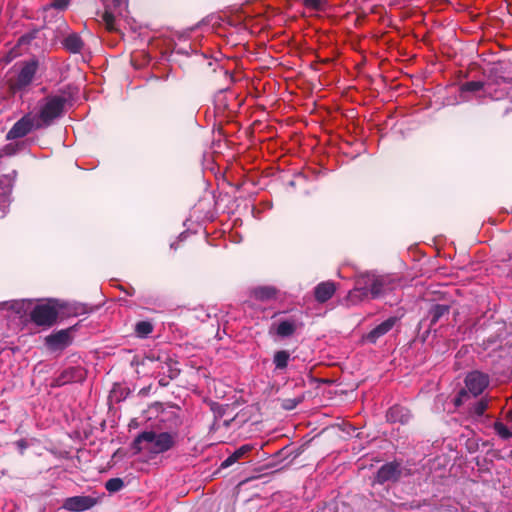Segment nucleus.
Wrapping results in <instances>:
<instances>
[{
	"instance_id": "obj_7",
	"label": "nucleus",
	"mask_w": 512,
	"mask_h": 512,
	"mask_svg": "<svg viewBox=\"0 0 512 512\" xmlns=\"http://www.w3.org/2000/svg\"><path fill=\"white\" fill-rule=\"evenodd\" d=\"M97 504V499L91 496H73L66 498L62 508L70 512H83Z\"/></svg>"
},
{
	"instance_id": "obj_14",
	"label": "nucleus",
	"mask_w": 512,
	"mask_h": 512,
	"mask_svg": "<svg viewBox=\"0 0 512 512\" xmlns=\"http://www.w3.org/2000/svg\"><path fill=\"white\" fill-rule=\"evenodd\" d=\"M273 327H275L276 334L280 337H289L293 335L297 328L296 323L291 320L281 321Z\"/></svg>"
},
{
	"instance_id": "obj_21",
	"label": "nucleus",
	"mask_w": 512,
	"mask_h": 512,
	"mask_svg": "<svg viewBox=\"0 0 512 512\" xmlns=\"http://www.w3.org/2000/svg\"><path fill=\"white\" fill-rule=\"evenodd\" d=\"M483 88V82L480 81H469L462 85V91L475 92L479 91Z\"/></svg>"
},
{
	"instance_id": "obj_23",
	"label": "nucleus",
	"mask_w": 512,
	"mask_h": 512,
	"mask_svg": "<svg viewBox=\"0 0 512 512\" xmlns=\"http://www.w3.org/2000/svg\"><path fill=\"white\" fill-rule=\"evenodd\" d=\"M447 311H448V308L446 306L436 305L432 310V314H433L432 322L435 323L442 315L447 313Z\"/></svg>"
},
{
	"instance_id": "obj_18",
	"label": "nucleus",
	"mask_w": 512,
	"mask_h": 512,
	"mask_svg": "<svg viewBox=\"0 0 512 512\" xmlns=\"http://www.w3.org/2000/svg\"><path fill=\"white\" fill-rule=\"evenodd\" d=\"M153 331V326L148 321H140L136 324L135 332L139 337H146Z\"/></svg>"
},
{
	"instance_id": "obj_9",
	"label": "nucleus",
	"mask_w": 512,
	"mask_h": 512,
	"mask_svg": "<svg viewBox=\"0 0 512 512\" xmlns=\"http://www.w3.org/2000/svg\"><path fill=\"white\" fill-rule=\"evenodd\" d=\"M400 476V466L398 463H387L383 465L377 472L376 481L383 484L387 481H395Z\"/></svg>"
},
{
	"instance_id": "obj_28",
	"label": "nucleus",
	"mask_w": 512,
	"mask_h": 512,
	"mask_svg": "<svg viewBox=\"0 0 512 512\" xmlns=\"http://www.w3.org/2000/svg\"><path fill=\"white\" fill-rule=\"evenodd\" d=\"M486 407H487V404L483 401H480L476 407H475V411L478 415H481L483 414V412L486 410Z\"/></svg>"
},
{
	"instance_id": "obj_8",
	"label": "nucleus",
	"mask_w": 512,
	"mask_h": 512,
	"mask_svg": "<svg viewBox=\"0 0 512 512\" xmlns=\"http://www.w3.org/2000/svg\"><path fill=\"white\" fill-rule=\"evenodd\" d=\"M465 383H466V387L468 388V390L474 396H477V395L481 394L486 389V387L488 386L489 380H488L487 375H485L481 372L475 371V372H471L467 375Z\"/></svg>"
},
{
	"instance_id": "obj_27",
	"label": "nucleus",
	"mask_w": 512,
	"mask_h": 512,
	"mask_svg": "<svg viewBox=\"0 0 512 512\" xmlns=\"http://www.w3.org/2000/svg\"><path fill=\"white\" fill-rule=\"evenodd\" d=\"M239 460L238 457L235 456V454L233 453L232 455H230L224 462H223V466L227 467V466H230L232 464H234L235 462H237Z\"/></svg>"
},
{
	"instance_id": "obj_1",
	"label": "nucleus",
	"mask_w": 512,
	"mask_h": 512,
	"mask_svg": "<svg viewBox=\"0 0 512 512\" xmlns=\"http://www.w3.org/2000/svg\"><path fill=\"white\" fill-rule=\"evenodd\" d=\"M175 445V434L169 432L145 431L139 434L133 442L136 453L152 458L170 450Z\"/></svg>"
},
{
	"instance_id": "obj_5",
	"label": "nucleus",
	"mask_w": 512,
	"mask_h": 512,
	"mask_svg": "<svg viewBox=\"0 0 512 512\" xmlns=\"http://www.w3.org/2000/svg\"><path fill=\"white\" fill-rule=\"evenodd\" d=\"M41 127V123L36 120V116L26 114L18 120L7 133V139L13 140L26 136L33 128Z\"/></svg>"
},
{
	"instance_id": "obj_4",
	"label": "nucleus",
	"mask_w": 512,
	"mask_h": 512,
	"mask_svg": "<svg viewBox=\"0 0 512 512\" xmlns=\"http://www.w3.org/2000/svg\"><path fill=\"white\" fill-rule=\"evenodd\" d=\"M57 316L56 308L50 304H38L30 313L31 320L38 326H51Z\"/></svg>"
},
{
	"instance_id": "obj_26",
	"label": "nucleus",
	"mask_w": 512,
	"mask_h": 512,
	"mask_svg": "<svg viewBox=\"0 0 512 512\" xmlns=\"http://www.w3.org/2000/svg\"><path fill=\"white\" fill-rule=\"evenodd\" d=\"M71 0H53L51 3V7L59 10L65 9Z\"/></svg>"
},
{
	"instance_id": "obj_10",
	"label": "nucleus",
	"mask_w": 512,
	"mask_h": 512,
	"mask_svg": "<svg viewBox=\"0 0 512 512\" xmlns=\"http://www.w3.org/2000/svg\"><path fill=\"white\" fill-rule=\"evenodd\" d=\"M396 323V318H389L371 330L366 336L365 339L371 343L376 342L378 338L385 335L389 332Z\"/></svg>"
},
{
	"instance_id": "obj_22",
	"label": "nucleus",
	"mask_w": 512,
	"mask_h": 512,
	"mask_svg": "<svg viewBox=\"0 0 512 512\" xmlns=\"http://www.w3.org/2000/svg\"><path fill=\"white\" fill-rule=\"evenodd\" d=\"M304 5L306 8L312 10H322L325 5L324 0H304Z\"/></svg>"
},
{
	"instance_id": "obj_13",
	"label": "nucleus",
	"mask_w": 512,
	"mask_h": 512,
	"mask_svg": "<svg viewBox=\"0 0 512 512\" xmlns=\"http://www.w3.org/2000/svg\"><path fill=\"white\" fill-rule=\"evenodd\" d=\"M496 432L503 438L512 437V410L506 414V424L502 422H496L494 424Z\"/></svg>"
},
{
	"instance_id": "obj_16",
	"label": "nucleus",
	"mask_w": 512,
	"mask_h": 512,
	"mask_svg": "<svg viewBox=\"0 0 512 512\" xmlns=\"http://www.w3.org/2000/svg\"><path fill=\"white\" fill-rule=\"evenodd\" d=\"M290 354L285 350L277 351L274 355L273 362L278 369H284L288 365Z\"/></svg>"
},
{
	"instance_id": "obj_29",
	"label": "nucleus",
	"mask_w": 512,
	"mask_h": 512,
	"mask_svg": "<svg viewBox=\"0 0 512 512\" xmlns=\"http://www.w3.org/2000/svg\"><path fill=\"white\" fill-rule=\"evenodd\" d=\"M396 410H397V408H396V407H394V408L390 409V411H389V413H388V415H387L388 419L393 420V413H394V411H396Z\"/></svg>"
},
{
	"instance_id": "obj_6",
	"label": "nucleus",
	"mask_w": 512,
	"mask_h": 512,
	"mask_svg": "<svg viewBox=\"0 0 512 512\" xmlns=\"http://www.w3.org/2000/svg\"><path fill=\"white\" fill-rule=\"evenodd\" d=\"M36 70V61H30L25 63L19 71L17 77L14 80H11V89L16 91L28 86L33 80Z\"/></svg>"
},
{
	"instance_id": "obj_12",
	"label": "nucleus",
	"mask_w": 512,
	"mask_h": 512,
	"mask_svg": "<svg viewBox=\"0 0 512 512\" xmlns=\"http://www.w3.org/2000/svg\"><path fill=\"white\" fill-rule=\"evenodd\" d=\"M46 344L51 349H61L69 344V333L67 331H59L46 337Z\"/></svg>"
},
{
	"instance_id": "obj_25",
	"label": "nucleus",
	"mask_w": 512,
	"mask_h": 512,
	"mask_svg": "<svg viewBox=\"0 0 512 512\" xmlns=\"http://www.w3.org/2000/svg\"><path fill=\"white\" fill-rule=\"evenodd\" d=\"M252 450V446L251 445H243L241 446L239 449H237L234 454L236 457H238L239 459L243 458L244 455H246L247 453H249L250 451Z\"/></svg>"
},
{
	"instance_id": "obj_3",
	"label": "nucleus",
	"mask_w": 512,
	"mask_h": 512,
	"mask_svg": "<svg viewBox=\"0 0 512 512\" xmlns=\"http://www.w3.org/2000/svg\"><path fill=\"white\" fill-rule=\"evenodd\" d=\"M65 98L61 96H50L45 99L40 107L36 120L42 125H48L52 120L59 117L64 109Z\"/></svg>"
},
{
	"instance_id": "obj_20",
	"label": "nucleus",
	"mask_w": 512,
	"mask_h": 512,
	"mask_svg": "<svg viewBox=\"0 0 512 512\" xmlns=\"http://www.w3.org/2000/svg\"><path fill=\"white\" fill-rule=\"evenodd\" d=\"M103 22L108 31H116L117 30L116 25H115V18L110 12L106 11L103 14Z\"/></svg>"
},
{
	"instance_id": "obj_15",
	"label": "nucleus",
	"mask_w": 512,
	"mask_h": 512,
	"mask_svg": "<svg viewBox=\"0 0 512 512\" xmlns=\"http://www.w3.org/2000/svg\"><path fill=\"white\" fill-rule=\"evenodd\" d=\"M277 291L273 287L265 286V287H258L253 290V295L258 300H269L276 296Z\"/></svg>"
},
{
	"instance_id": "obj_11",
	"label": "nucleus",
	"mask_w": 512,
	"mask_h": 512,
	"mask_svg": "<svg viewBox=\"0 0 512 512\" xmlns=\"http://www.w3.org/2000/svg\"><path fill=\"white\" fill-rule=\"evenodd\" d=\"M336 291V285L331 281L318 284L315 288V298L319 302H326Z\"/></svg>"
},
{
	"instance_id": "obj_2",
	"label": "nucleus",
	"mask_w": 512,
	"mask_h": 512,
	"mask_svg": "<svg viewBox=\"0 0 512 512\" xmlns=\"http://www.w3.org/2000/svg\"><path fill=\"white\" fill-rule=\"evenodd\" d=\"M384 279L372 273H365L357 277L356 286L347 296L350 304H357L368 297H378L384 291Z\"/></svg>"
},
{
	"instance_id": "obj_24",
	"label": "nucleus",
	"mask_w": 512,
	"mask_h": 512,
	"mask_svg": "<svg viewBox=\"0 0 512 512\" xmlns=\"http://www.w3.org/2000/svg\"><path fill=\"white\" fill-rule=\"evenodd\" d=\"M67 373L72 374L71 379L81 380L84 378L85 372L81 368H71Z\"/></svg>"
},
{
	"instance_id": "obj_19",
	"label": "nucleus",
	"mask_w": 512,
	"mask_h": 512,
	"mask_svg": "<svg viewBox=\"0 0 512 512\" xmlns=\"http://www.w3.org/2000/svg\"><path fill=\"white\" fill-rule=\"evenodd\" d=\"M123 485L124 483L120 478H112L106 482L105 488L109 492H117L122 489Z\"/></svg>"
},
{
	"instance_id": "obj_17",
	"label": "nucleus",
	"mask_w": 512,
	"mask_h": 512,
	"mask_svg": "<svg viewBox=\"0 0 512 512\" xmlns=\"http://www.w3.org/2000/svg\"><path fill=\"white\" fill-rule=\"evenodd\" d=\"M64 45L68 50L78 52L82 48V41L78 36L71 35L65 39Z\"/></svg>"
}]
</instances>
